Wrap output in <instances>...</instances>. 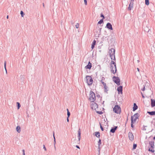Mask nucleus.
<instances>
[{
	"mask_svg": "<svg viewBox=\"0 0 155 155\" xmlns=\"http://www.w3.org/2000/svg\"><path fill=\"white\" fill-rule=\"evenodd\" d=\"M114 60H112L110 64V68L112 73L115 74L117 71L116 64Z\"/></svg>",
	"mask_w": 155,
	"mask_h": 155,
	"instance_id": "obj_1",
	"label": "nucleus"
},
{
	"mask_svg": "<svg viewBox=\"0 0 155 155\" xmlns=\"http://www.w3.org/2000/svg\"><path fill=\"white\" fill-rule=\"evenodd\" d=\"M115 50L114 48L110 49L109 51V55L112 60L115 61Z\"/></svg>",
	"mask_w": 155,
	"mask_h": 155,
	"instance_id": "obj_2",
	"label": "nucleus"
},
{
	"mask_svg": "<svg viewBox=\"0 0 155 155\" xmlns=\"http://www.w3.org/2000/svg\"><path fill=\"white\" fill-rule=\"evenodd\" d=\"M86 81L88 85H91L93 82V80L91 76H87L86 77Z\"/></svg>",
	"mask_w": 155,
	"mask_h": 155,
	"instance_id": "obj_3",
	"label": "nucleus"
},
{
	"mask_svg": "<svg viewBox=\"0 0 155 155\" xmlns=\"http://www.w3.org/2000/svg\"><path fill=\"white\" fill-rule=\"evenodd\" d=\"M89 97L90 100L92 102L94 101L95 100V96L94 93L93 91H91Z\"/></svg>",
	"mask_w": 155,
	"mask_h": 155,
	"instance_id": "obj_4",
	"label": "nucleus"
},
{
	"mask_svg": "<svg viewBox=\"0 0 155 155\" xmlns=\"http://www.w3.org/2000/svg\"><path fill=\"white\" fill-rule=\"evenodd\" d=\"M114 111L117 114H120L121 112V109L118 105H115L113 108Z\"/></svg>",
	"mask_w": 155,
	"mask_h": 155,
	"instance_id": "obj_5",
	"label": "nucleus"
},
{
	"mask_svg": "<svg viewBox=\"0 0 155 155\" xmlns=\"http://www.w3.org/2000/svg\"><path fill=\"white\" fill-rule=\"evenodd\" d=\"M113 81L117 85H120V79L118 77L114 76L113 78Z\"/></svg>",
	"mask_w": 155,
	"mask_h": 155,
	"instance_id": "obj_6",
	"label": "nucleus"
},
{
	"mask_svg": "<svg viewBox=\"0 0 155 155\" xmlns=\"http://www.w3.org/2000/svg\"><path fill=\"white\" fill-rule=\"evenodd\" d=\"M130 140L132 141L134 140V136L131 132H129L128 134Z\"/></svg>",
	"mask_w": 155,
	"mask_h": 155,
	"instance_id": "obj_7",
	"label": "nucleus"
},
{
	"mask_svg": "<svg viewBox=\"0 0 155 155\" xmlns=\"http://www.w3.org/2000/svg\"><path fill=\"white\" fill-rule=\"evenodd\" d=\"M122 89L123 87L121 86H120L117 88V91H118L119 94L121 93L122 94Z\"/></svg>",
	"mask_w": 155,
	"mask_h": 155,
	"instance_id": "obj_8",
	"label": "nucleus"
},
{
	"mask_svg": "<svg viewBox=\"0 0 155 155\" xmlns=\"http://www.w3.org/2000/svg\"><path fill=\"white\" fill-rule=\"evenodd\" d=\"M106 27L109 29L110 30H113L112 25L110 23H107Z\"/></svg>",
	"mask_w": 155,
	"mask_h": 155,
	"instance_id": "obj_9",
	"label": "nucleus"
},
{
	"mask_svg": "<svg viewBox=\"0 0 155 155\" xmlns=\"http://www.w3.org/2000/svg\"><path fill=\"white\" fill-rule=\"evenodd\" d=\"M78 140L79 141L81 139V131L80 128H79L78 131Z\"/></svg>",
	"mask_w": 155,
	"mask_h": 155,
	"instance_id": "obj_10",
	"label": "nucleus"
},
{
	"mask_svg": "<svg viewBox=\"0 0 155 155\" xmlns=\"http://www.w3.org/2000/svg\"><path fill=\"white\" fill-rule=\"evenodd\" d=\"M92 67L91 64L90 62H89L88 64L85 67L86 69H90Z\"/></svg>",
	"mask_w": 155,
	"mask_h": 155,
	"instance_id": "obj_11",
	"label": "nucleus"
},
{
	"mask_svg": "<svg viewBox=\"0 0 155 155\" xmlns=\"http://www.w3.org/2000/svg\"><path fill=\"white\" fill-rule=\"evenodd\" d=\"M117 128V126H115L114 127L112 128L110 130V132H111L112 133H114Z\"/></svg>",
	"mask_w": 155,
	"mask_h": 155,
	"instance_id": "obj_12",
	"label": "nucleus"
},
{
	"mask_svg": "<svg viewBox=\"0 0 155 155\" xmlns=\"http://www.w3.org/2000/svg\"><path fill=\"white\" fill-rule=\"evenodd\" d=\"M134 3L130 2L129 7L128 8V10H131V9L133 8Z\"/></svg>",
	"mask_w": 155,
	"mask_h": 155,
	"instance_id": "obj_13",
	"label": "nucleus"
},
{
	"mask_svg": "<svg viewBox=\"0 0 155 155\" xmlns=\"http://www.w3.org/2000/svg\"><path fill=\"white\" fill-rule=\"evenodd\" d=\"M151 106L153 107L155 106V100L154 99H151Z\"/></svg>",
	"mask_w": 155,
	"mask_h": 155,
	"instance_id": "obj_14",
	"label": "nucleus"
},
{
	"mask_svg": "<svg viewBox=\"0 0 155 155\" xmlns=\"http://www.w3.org/2000/svg\"><path fill=\"white\" fill-rule=\"evenodd\" d=\"M53 137H54V148L55 149L56 147H55V145L56 143V141L55 138V137L54 136V132H53Z\"/></svg>",
	"mask_w": 155,
	"mask_h": 155,
	"instance_id": "obj_15",
	"label": "nucleus"
},
{
	"mask_svg": "<svg viewBox=\"0 0 155 155\" xmlns=\"http://www.w3.org/2000/svg\"><path fill=\"white\" fill-rule=\"evenodd\" d=\"M149 145H150L151 148H154V141H150L149 143Z\"/></svg>",
	"mask_w": 155,
	"mask_h": 155,
	"instance_id": "obj_16",
	"label": "nucleus"
},
{
	"mask_svg": "<svg viewBox=\"0 0 155 155\" xmlns=\"http://www.w3.org/2000/svg\"><path fill=\"white\" fill-rule=\"evenodd\" d=\"M16 130L18 133H20L21 131V128L20 126H17L16 128Z\"/></svg>",
	"mask_w": 155,
	"mask_h": 155,
	"instance_id": "obj_17",
	"label": "nucleus"
},
{
	"mask_svg": "<svg viewBox=\"0 0 155 155\" xmlns=\"http://www.w3.org/2000/svg\"><path fill=\"white\" fill-rule=\"evenodd\" d=\"M147 113L151 115H155V111L151 112L148 111Z\"/></svg>",
	"mask_w": 155,
	"mask_h": 155,
	"instance_id": "obj_18",
	"label": "nucleus"
},
{
	"mask_svg": "<svg viewBox=\"0 0 155 155\" xmlns=\"http://www.w3.org/2000/svg\"><path fill=\"white\" fill-rule=\"evenodd\" d=\"M137 108V106L135 103L134 104V106L133 107V111H134Z\"/></svg>",
	"mask_w": 155,
	"mask_h": 155,
	"instance_id": "obj_19",
	"label": "nucleus"
},
{
	"mask_svg": "<svg viewBox=\"0 0 155 155\" xmlns=\"http://www.w3.org/2000/svg\"><path fill=\"white\" fill-rule=\"evenodd\" d=\"M96 41L94 40L93 41V42L92 43V45H91V48L92 49H93L94 48V45H95V44H96Z\"/></svg>",
	"mask_w": 155,
	"mask_h": 155,
	"instance_id": "obj_20",
	"label": "nucleus"
},
{
	"mask_svg": "<svg viewBox=\"0 0 155 155\" xmlns=\"http://www.w3.org/2000/svg\"><path fill=\"white\" fill-rule=\"evenodd\" d=\"M100 133L99 132H96L95 135L97 138H99L100 137Z\"/></svg>",
	"mask_w": 155,
	"mask_h": 155,
	"instance_id": "obj_21",
	"label": "nucleus"
},
{
	"mask_svg": "<svg viewBox=\"0 0 155 155\" xmlns=\"http://www.w3.org/2000/svg\"><path fill=\"white\" fill-rule=\"evenodd\" d=\"M131 127L132 128H133L134 127V126L133 125V117H131Z\"/></svg>",
	"mask_w": 155,
	"mask_h": 155,
	"instance_id": "obj_22",
	"label": "nucleus"
},
{
	"mask_svg": "<svg viewBox=\"0 0 155 155\" xmlns=\"http://www.w3.org/2000/svg\"><path fill=\"white\" fill-rule=\"evenodd\" d=\"M150 30V29L147 27H146L144 28V31L146 32H149Z\"/></svg>",
	"mask_w": 155,
	"mask_h": 155,
	"instance_id": "obj_23",
	"label": "nucleus"
},
{
	"mask_svg": "<svg viewBox=\"0 0 155 155\" xmlns=\"http://www.w3.org/2000/svg\"><path fill=\"white\" fill-rule=\"evenodd\" d=\"M149 151H151L153 153L154 152V148H151L150 147Z\"/></svg>",
	"mask_w": 155,
	"mask_h": 155,
	"instance_id": "obj_24",
	"label": "nucleus"
},
{
	"mask_svg": "<svg viewBox=\"0 0 155 155\" xmlns=\"http://www.w3.org/2000/svg\"><path fill=\"white\" fill-rule=\"evenodd\" d=\"M138 113H136L135 114L134 116H132L131 117H133V119L134 118V117L135 118H137V117H138Z\"/></svg>",
	"mask_w": 155,
	"mask_h": 155,
	"instance_id": "obj_25",
	"label": "nucleus"
},
{
	"mask_svg": "<svg viewBox=\"0 0 155 155\" xmlns=\"http://www.w3.org/2000/svg\"><path fill=\"white\" fill-rule=\"evenodd\" d=\"M67 117H68V118H69L70 115V113L69 112V110L68 109H67Z\"/></svg>",
	"mask_w": 155,
	"mask_h": 155,
	"instance_id": "obj_26",
	"label": "nucleus"
},
{
	"mask_svg": "<svg viewBox=\"0 0 155 155\" xmlns=\"http://www.w3.org/2000/svg\"><path fill=\"white\" fill-rule=\"evenodd\" d=\"M104 78L103 77H102V79L101 81V83H102L103 85H105L106 86V83H105L104 81L103 78Z\"/></svg>",
	"mask_w": 155,
	"mask_h": 155,
	"instance_id": "obj_27",
	"label": "nucleus"
},
{
	"mask_svg": "<svg viewBox=\"0 0 155 155\" xmlns=\"http://www.w3.org/2000/svg\"><path fill=\"white\" fill-rule=\"evenodd\" d=\"M103 22V19H101L98 22L97 24H101Z\"/></svg>",
	"mask_w": 155,
	"mask_h": 155,
	"instance_id": "obj_28",
	"label": "nucleus"
},
{
	"mask_svg": "<svg viewBox=\"0 0 155 155\" xmlns=\"http://www.w3.org/2000/svg\"><path fill=\"white\" fill-rule=\"evenodd\" d=\"M4 68H5V70L6 73V74H7V70L6 69V61H5L4 62Z\"/></svg>",
	"mask_w": 155,
	"mask_h": 155,
	"instance_id": "obj_29",
	"label": "nucleus"
},
{
	"mask_svg": "<svg viewBox=\"0 0 155 155\" xmlns=\"http://www.w3.org/2000/svg\"><path fill=\"white\" fill-rule=\"evenodd\" d=\"M17 107H18V109H19L20 107H21V105L20 104V103H19V102H17Z\"/></svg>",
	"mask_w": 155,
	"mask_h": 155,
	"instance_id": "obj_30",
	"label": "nucleus"
},
{
	"mask_svg": "<svg viewBox=\"0 0 155 155\" xmlns=\"http://www.w3.org/2000/svg\"><path fill=\"white\" fill-rule=\"evenodd\" d=\"M149 4V0H145V4L147 5H148Z\"/></svg>",
	"mask_w": 155,
	"mask_h": 155,
	"instance_id": "obj_31",
	"label": "nucleus"
},
{
	"mask_svg": "<svg viewBox=\"0 0 155 155\" xmlns=\"http://www.w3.org/2000/svg\"><path fill=\"white\" fill-rule=\"evenodd\" d=\"M137 145L136 144H133V149H135L136 148V147H137Z\"/></svg>",
	"mask_w": 155,
	"mask_h": 155,
	"instance_id": "obj_32",
	"label": "nucleus"
},
{
	"mask_svg": "<svg viewBox=\"0 0 155 155\" xmlns=\"http://www.w3.org/2000/svg\"><path fill=\"white\" fill-rule=\"evenodd\" d=\"M75 27L77 28H78L79 27V24L78 23H77L75 25Z\"/></svg>",
	"mask_w": 155,
	"mask_h": 155,
	"instance_id": "obj_33",
	"label": "nucleus"
},
{
	"mask_svg": "<svg viewBox=\"0 0 155 155\" xmlns=\"http://www.w3.org/2000/svg\"><path fill=\"white\" fill-rule=\"evenodd\" d=\"M20 14L22 17H23L24 16V12L22 11H21L20 12Z\"/></svg>",
	"mask_w": 155,
	"mask_h": 155,
	"instance_id": "obj_34",
	"label": "nucleus"
},
{
	"mask_svg": "<svg viewBox=\"0 0 155 155\" xmlns=\"http://www.w3.org/2000/svg\"><path fill=\"white\" fill-rule=\"evenodd\" d=\"M93 106H94V109H95V108L96 107H97V105L96 104V103H94V104H93Z\"/></svg>",
	"mask_w": 155,
	"mask_h": 155,
	"instance_id": "obj_35",
	"label": "nucleus"
},
{
	"mask_svg": "<svg viewBox=\"0 0 155 155\" xmlns=\"http://www.w3.org/2000/svg\"><path fill=\"white\" fill-rule=\"evenodd\" d=\"M101 28H99V29H98V30L99 31V33L98 34V35H100L101 34Z\"/></svg>",
	"mask_w": 155,
	"mask_h": 155,
	"instance_id": "obj_36",
	"label": "nucleus"
},
{
	"mask_svg": "<svg viewBox=\"0 0 155 155\" xmlns=\"http://www.w3.org/2000/svg\"><path fill=\"white\" fill-rule=\"evenodd\" d=\"M101 143V140L99 139V141H98V144L99 145V147Z\"/></svg>",
	"mask_w": 155,
	"mask_h": 155,
	"instance_id": "obj_37",
	"label": "nucleus"
},
{
	"mask_svg": "<svg viewBox=\"0 0 155 155\" xmlns=\"http://www.w3.org/2000/svg\"><path fill=\"white\" fill-rule=\"evenodd\" d=\"M101 17L103 18V19H104L105 18V17L104 16V15L102 14H101Z\"/></svg>",
	"mask_w": 155,
	"mask_h": 155,
	"instance_id": "obj_38",
	"label": "nucleus"
},
{
	"mask_svg": "<svg viewBox=\"0 0 155 155\" xmlns=\"http://www.w3.org/2000/svg\"><path fill=\"white\" fill-rule=\"evenodd\" d=\"M100 128L101 130L102 131H103L104 130V129H103V128L102 127V126L101 125V124H100Z\"/></svg>",
	"mask_w": 155,
	"mask_h": 155,
	"instance_id": "obj_39",
	"label": "nucleus"
},
{
	"mask_svg": "<svg viewBox=\"0 0 155 155\" xmlns=\"http://www.w3.org/2000/svg\"><path fill=\"white\" fill-rule=\"evenodd\" d=\"M97 113L100 114H102V111H97Z\"/></svg>",
	"mask_w": 155,
	"mask_h": 155,
	"instance_id": "obj_40",
	"label": "nucleus"
},
{
	"mask_svg": "<svg viewBox=\"0 0 155 155\" xmlns=\"http://www.w3.org/2000/svg\"><path fill=\"white\" fill-rule=\"evenodd\" d=\"M84 1L85 5H87V1L86 0H84Z\"/></svg>",
	"mask_w": 155,
	"mask_h": 155,
	"instance_id": "obj_41",
	"label": "nucleus"
},
{
	"mask_svg": "<svg viewBox=\"0 0 155 155\" xmlns=\"http://www.w3.org/2000/svg\"><path fill=\"white\" fill-rule=\"evenodd\" d=\"M145 87L144 85H143V89H141V90L142 91H144L145 90Z\"/></svg>",
	"mask_w": 155,
	"mask_h": 155,
	"instance_id": "obj_42",
	"label": "nucleus"
},
{
	"mask_svg": "<svg viewBox=\"0 0 155 155\" xmlns=\"http://www.w3.org/2000/svg\"><path fill=\"white\" fill-rule=\"evenodd\" d=\"M103 86H104V89H105V90H106L107 89V87L106 86H106H105V85H103Z\"/></svg>",
	"mask_w": 155,
	"mask_h": 155,
	"instance_id": "obj_43",
	"label": "nucleus"
},
{
	"mask_svg": "<svg viewBox=\"0 0 155 155\" xmlns=\"http://www.w3.org/2000/svg\"><path fill=\"white\" fill-rule=\"evenodd\" d=\"M43 149L45 150V151L46 150V149L44 145H43Z\"/></svg>",
	"mask_w": 155,
	"mask_h": 155,
	"instance_id": "obj_44",
	"label": "nucleus"
},
{
	"mask_svg": "<svg viewBox=\"0 0 155 155\" xmlns=\"http://www.w3.org/2000/svg\"><path fill=\"white\" fill-rule=\"evenodd\" d=\"M137 118H134V119H133V123H134L136 121V119Z\"/></svg>",
	"mask_w": 155,
	"mask_h": 155,
	"instance_id": "obj_45",
	"label": "nucleus"
},
{
	"mask_svg": "<svg viewBox=\"0 0 155 155\" xmlns=\"http://www.w3.org/2000/svg\"><path fill=\"white\" fill-rule=\"evenodd\" d=\"M141 94H142V97L143 98H144V96L143 95V94H142V92H141Z\"/></svg>",
	"mask_w": 155,
	"mask_h": 155,
	"instance_id": "obj_46",
	"label": "nucleus"
},
{
	"mask_svg": "<svg viewBox=\"0 0 155 155\" xmlns=\"http://www.w3.org/2000/svg\"><path fill=\"white\" fill-rule=\"evenodd\" d=\"M71 25H73L74 24V22L72 21H71Z\"/></svg>",
	"mask_w": 155,
	"mask_h": 155,
	"instance_id": "obj_47",
	"label": "nucleus"
},
{
	"mask_svg": "<svg viewBox=\"0 0 155 155\" xmlns=\"http://www.w3.org/2000/svg\"><path fill=\"white\" fill-rule=\"evenodd\" d=\"M134 0H131L130 2L134 3Z\"/></svg>",
	"mask_w": 155,
	"mask_h": 155,
	"instance_id": "obj_48",
	"label": "nucleus"
},
{
	"mask_svg": "<svg viewBox=\"0 0 155 155\" xmlns=\"http://www.w3.org/2000/svg\"><path fill=\"white\" fill-rule=\"evenodd\" d=\"M76 147H77V148H79V149H80V147H79V146H78V145H76Z\"/></svg>",
	"mask_w": 155,
	"mask_h": 155,
	"instance_id": "obj_49",
	"label": "nucleus"
},
{
	"mask_svg": "<svg viewBox=\"0 0 155 155\" xmlns=\"http://www.w3.org/2000/svg\"><path fill=\"white\" fill-rule=\"evenodd\" d=\"M69 118H68V117H67V121L68 122H69V119H68Z\"/></svg>",
	"mask_w": 155,
	"mask_h": 155,
	"instance_id": "obj_50",
	"label": "nucleus"
},
{
	"mask_svg": "<svg viewBox=\"0 0 155 155\" xmlns=\"http://www.w3.org/2000/svg\"><path fill=\"white\" fill-rule=\"evenodd\" d=\"M22 152H23V153H25V150H22Z\"/></svg>",
	"mask_w": 155,
	"mask_h": 155,
	"instance_id": "obj_51",
	"label": "nucleus"
},
{
	"mask_svg": "<svg viewBox=\"0 0 155 155\" xmlns=\"http://www.w3.org/2000/svg\"><path fill=\"white\" fill-rule=\"evenodd\" d=\"M137 70L139 72L140 70H139V68H137Z\"/></svg>",
	"mask_w": 155,
	"mask_h": 155,
	"instance_id": "obj_52",
	"label": "nucleus"
},
{
	"mask_svg": "<svg viewBox=\"0 0 155 155\" xmlns=\"http://www.w3.org/2000/svg\"><path fill=\"white\" fill-rule=\"evenodd\" d=\"M43 6L44 7H45V5H44V3H43Z\"/></svg>",
	"mask_w": 155,
	"mask_h": 155,
	"instance_id": "obj_53",
	"label": "nucleus"
},
{
	"mask_svg": "<svg viewBox=\"0 0 155 155\" xmlns=\"http://www.w3.org/2000/svg\"><path fill=\"white\" fill-rule=\"evenodd\" d=\"M8 19V15H7L6 17Z\"/></svg>",
	"mask_w": 155,
	"mask_h": 155,
	"instance_id": "obj_54",
	"label": "nucleus"
},
{
	"mask_svg": "<svg viewBox=\"0 0 155 155\" xmlns=\"http://www.w3.org/2000/svg\"><path fill=\"white\" fill-rule=\"evenodd\" d=\"M23 155H25V153H23Z\"/></svg>",
	"mask_w": 155,
	"mask_h": 155,
	"instance_id": "obj_55",
	"label": "nucleus"
},
{
	"mask_svg": "<svg viewBox=\"0 0 155 155\" xmlns=\"http://www.w3.org/2000/svg\"><path fill=\"white\" fill-rule=\"evenodd\" d=\"M137 62L138 63L139 62V60H137Z\"/></svg>",
	"mask_w": 155,
	"mask_h": 155,
	"instance_id": "obj_56",
	"label": "nucleus"
},
{
	"mask_svg": "<svg viewBox=\"0 0 155 155\" xmlns=\"http://www.w3.org/2000/svg\"><path fill=\"white\" fill-rule=\"evenodd\" d=\"M153 139L155 140V136L153 137Z\"/></svg>",
	"mask_w": 155,
	"mask_h": 155,
	"instance_id": "obj_57",
	"label": "nucleus"
},
{
	"mask_svg": "<svg viewBox=\"0 0 155 155\" xmlns=\"http://www.w3.org/2000/svg\"><path fill=\"white\" fill-rule=\"evenodd\" d=\"M62 22H61V25H62Z\"/></svg>",
	"mask_w": 155,
	"mask_h": 155,
	"instance_id": "obj_58",
	"label": "nucleus"
}]
</instances>
